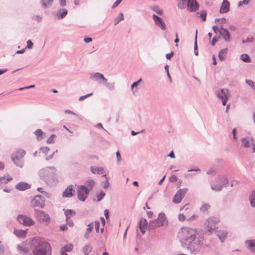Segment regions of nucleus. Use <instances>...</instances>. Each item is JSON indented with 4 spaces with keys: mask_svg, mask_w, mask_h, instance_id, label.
I'll return each mask as SVG.
<instances>
[{
    "mask_svg": "<svg viewBox=\"0 0 255 255\" xmlns=\"http://www.w3.org/2000/svg\"><path fill=\"white\" fill-rule=\"evenodd\" d=\"M50 244L39 238H32V253L30 255H50Z\"/></svg>",
    "mask_w": 255,
    "mask_h": 255,
    "instance_id": "nucleus-1",
    "label": "nucleus"
},
{
    "mask_svg": "<svg viewBox=\"0 0 255 255\" xmlns=\"http://www.w3.org/2000/svg\"><path fill=\"white\" fill-rule=\"evenodd\" d=\"M197 236V231L195 229L188 227L181 228L178 232V238L181 242L185 244L191 243Z\"/></svg>",
    "mask_w": 255,
    "mask_h": 255,
    "instance_id": "nucleus-2",
    "label": "nucleus"
},
{
    "mask_svg": "<svg viewBox=\"0 0 255 255\" xmlns=\"http://www.w3.org/2000/svg\"><path fill=\"white\" fill-rule=\"evenodd\" d=\"M168 224L164 213H160L158 215V218L149 222L148 228L149 230H153L160 226H166Z\"/></svg>",
    "mask_w": 255,
    "mask_h": 255,
    "instance_id": "nucleus-3",
    "label": "nucleus"
},
{
    "mask_svg": "<svg viewBox=\"0 0 255 255\" xmlns=\"http://www.w3.org/2000/svg\"><path fill=\"white\" fill-rule=\"evenodd\" d=\"M203 239L198 236H196L191 243H188L187 245L188 249L195 254H197L200 250L202 245Z\"/></svg>",
    "mask_w": 255,
    "mask_h": 255,
    "instance_id": "nucleus-4",
    "label": "nucleus"
},
{
    "mask_svg": "<svg viewBox=\"0 0 255 255\" xmlns=\"http://www.w3.org/2000/svg\"><path fill=\"white\" fill-rule=\"evenodd\" d=\"M212 29L215 33H219L226 42H229L231 41V35L229 30L227 28H223L222 25L220 26L214 25L212 27Z\"/></svg>",
    "mask_w": 255,
    "mask_h": 255,
    "instance_id": "nucleus-5",
    "label": "nucleus"
},
{
    "mask_svg": "<svg viewBox=\"0 0 255 255\" xmlns=\"http://www.w3.org/2000/svg\"><path fill=\"white\" fill-rule=\"evenodd\" d=\"M219 222L220 220L217 218L209 217L205 222V227L209 232L212 233L216 231L217 224Z\"/></svg>",
    "mask_w": 255,
    "mask_h": 255,
    "instance_id": "nucleus-6",
    "label": "nucleus"
},
{
    "mask_svg": "<svg viewBox=\"0 0 255 255\" xmlns=\"http://www.w3.org/2000/svg\"><path fill=\"white\" fill-rule=\"evenodd\" d=\"M217 96L221 100L222 105L226 106L227 102L230 97L231 94L229 90L227 89H220L216 91Z\"/></svg>",
    "mask_w": 255,
    "mask_h": 255,
    "instance_id": "nucleus-7",
    "label": "nucleus"
},
{
    "mask_svg": "<svg viewBox=\"0 0 255 255\" xmlns=\"http://www.w3.org/2000/svg\"><path fill=\"white\" fill-rule=\"evenodd\" d=\"M17 250L20 254H26L30 250L32 251V239L23 242L17 246Z\"/></svg>",
    "mask_w": 255,
    "mask_h": 255,
    "instance_id": "nucleus-8",
    "label": "nucleus"
},
{
    "mask_svg": "<svg viewBox=\"0 0 255 255\" xmlns=\"http://www.w3.org/2000/svg\"><path fill=\"white\" fill-rule=\"evenodd\" d=\"M56 172L53 167H48L40 170L39 174L44 180H47L49 177L52 176Z\"/></svg>",
    "mask_w": 255,
    "mask_h": 255,
    "instance_id": "nucleus-9",
    "label": "nucleus"
},
{
    "mask_svg": "<svg viewBox=\"0 0 255 255\" xmlns=\"http://www.w3.org/2000/svg\"><path fill=\"white\" fill-rule=\"evenodd\" d=\"M90 189L85 185H80L77 190L78 199L82 201H85L87 198Z\"/></svg>",
    "mask_w": 255,
    "mask_h": 255,
    "instance_id": "nucleus-10",
    "label": "nucleus"
},
{
    "mask_svg": "<svg viewBox=\"0 0 255 255\" xmlns=\"http://www.w3.org/2000/svg\"><path fill=\"white\" fill-rule=\"evenodd\" d=\"M34 215L37 220L40 222L48 223L50 221L49 216L42 211L35 209Z\"/></svg>",
    "mask_w": 255,
    "mask_h": 255,
    "instance_id": "nucleus-11",
    "label": "nucleus"
},
{
    "mask_svg": "<svg viewBox=\"0 0 255 255\" xmlns=\"http://www.w3.org/2000/svg\"><path fill=\"white\" fill-rule=\"evenodd\" d=\"M17 221L26 226H31L34 224V221L29 217L24 215H19L17 217Z\"/></svg>",
    "mask_w": 255,
    "mask_h": 255,
    "instance_id": "nucleus-12",
    "label": "nucleus"
},
{
    "mask_svg": "<svg viewBox=\"0 0 255 255\" xmlns=\"http://www.w3.org/2000/svg\"><path fill=\"white\" fill-rule=\"evenodd\" d=\"M30 205L33 207L43 208L45 205V200L44 197L41 195H36L31 201Z\"/></svg>",
    "mask_w": 255,
    "mask_h": 255,
    "instance_id": "nucleus-13",
    "label": "nucleus"
},
{
    "mask_svg": "<svg viewBox=\"0 0 255 255\" xmlns=\"http://www.w3.org/2000/svg\"><path fill=\"white\" fill-rule=\"evenodd\" d=\"M242 144L246 148H249L252 146V152H255V144L252 137L247 136L243 138L242 139Z\"/></svg>",
    "mask_w": 255,
    "mask_h": 255,
    "instance_id": "nucleus-14",
    "label": "nucleus"
},
{
    "mask_svg": "<svg viewBox=\"0 0 255 255\" xmlns=\"http://www.w3.org/2000/svg\"><path fill=\"white\" fill-rule=\"evenodd\" d=\"M183 2H186L187 9L191 12H194L199 9V5L196 0H181Z\"/></svg>",
    "mask_w": 255,
    "mask_h": 255,
    "instance_id": "nucleus-15",
    "label": "nucleus"
},
{
    "mask_svg": "<svg viewBox=\"0 0 255 255\" xmlns=\"http://www.w3.org/2000/svg\"><path fill=\"white\" fill-rule=\"evenodd\" d=\"M187 190L188 189L186 188L178 190L173 198V202L176 204L180 203Z\"/></svg>",
    "mask_w": 255,
    "mask_h": 255,
    "instance_id": "nucleus-16",
    "label": "nucleus"
},
{
    "mask_svg": "<svg viewBox=\"0 0 255 255\" xmlns=\"http://www.w3.org/2000/svg\"><path fill=\"white\" fill-rule=\"evenodd\" d=\"M152 17L155 24L162 30H165L166 29V25L163 18L155 14H152Z\"/></svg>",
    "mask_w": 255,
    "mask_h": 255,
    "instance_id": "nucleus-17",
    "label": "nucleus"
},
{
    "mask_svg": "<svg viewBox=\"0 0 255 255\" xmlns=\"http://www.w3.org/2000/svg\"><path fill=\"white\" fill-rule=\"evenodd\" d=\"M90 79L98 82L100 84H103L104 82H106L107 79L104 75L99 72L93 73L90 74Z\"/></svg>",
    "mask_w": 255,
    "mask_h": 255,
    "instance_id": "nucleus-18",
    "label": "nucleus"
},
{
    "mask_svg": "<svg viewBox=\"0 0 255 255\" xmlns=\"http://www.w3.org/2000/svg\"><path fill=\"white\" fill-rule=\"evenodd\" d=\"M245 246L251 253H255V239L246 241Z\"/></svg>",
    "mask_w": 255,
    "mask_h": 255,
    "instance_id": "nucleus-19",
    "label": "nucleus"
},
{
    "mask_svg": "<svg viewBox=\"0 0 255 255\" xmlns=\"http://www.w3.org/2000/svg\"><path fill=\"white\" fill-rule=\"evenodd\" d=\"M148 226V223L145 219L142 218L140 219L139 223V228L141 233L143 235Z\"/></svg>",
    "mask_w": 255,
    "mask_h": 255,
    "instance_id": "nucleus-20",
    "label": "nucleus"
},
{
    "mask_svg": "<svg viewBox=\"0 0 255 255\" xmlns=\"http://www.w3.org/2000/svg\"><path fill=\"white\" fill-rule=\"evenodd\" d=\"M230 9V2L227 0H223L220 7V13H227Z\"/></svg>",
    "mask_w": 255,
    "mask_h": 255,
    "instance_id": "nucleus-21",
    "label": "nucleus"
},
{
    "mask_svg": "<svg viewBox=\"0 0 255 255\" xmlns=\"http://www.w3.org/2000/svg\"><path fill=\"white\" fill-rule=\"evenodd\" d=\"M73 186L72 185H70L63 192L62 196L63 197H71L73 196Z\"/></svg>",
    "mask_w": 255,
    "mask_h": 255,
    "instance_id": "nucleus-22",
    "label": "nucleus"
},
{
    "mask_svg": "<svg viewBox=\"0 0 255 255\" xmlns=\"http://www.w3.org/2000/svg\"><path fill=\"white\" fill-rule=\"evenodd\" d=\"M228 178L225 175H222L219 176L217 178V182L221 185L223 188V186L228 183Z\"/></svg>",
    "mask_w": 255,
    "mask_h": 255,
    "instance_id": "nucleus-23",
    "label": "nucleus"
},
{
    "mask_svg": "<svg viewBox=\"0 0 255 255\" xmlns=\"http://www.w3.org/2000/svg\"><path fill=\"white\" fill-rule=\"evenodd\" d=\"M216 235L218 236L221 242L223 243L227 237L228 232L226 230H219L217 231Z\"/></svg>",
    "mask_w": 255,
    "mask_h": 255,
    "instance_id": "nucleus-24",
    "label": "nucleus"
},
{
    "mask_svg": "<svg viewBox=\"0 0 255 255\" xmlns=\"http://www.w3.org/2000/svg\"><path fill=\"white\" fill-rule=\"evenodd\" d=\"M11 159L14 162V163L18 167L21 168L23 165V162L22 160V158H19L13 154L11 155Z\"/></svg>",
    "mask_w": 255,
    "mask_h": 255,
    "instance_id": "nucleus-25",
    "label": "nucleus"
},
{
    "mask_svg": "<svg viewBox=\"0 0 255 255\" xmlns=\"http://www.w3.org/2000/svg\"><path fill=\"white\" fill-rule=\"evenodd\" d=\"M15 187L19 190L23 191L29 189L30 187V185L26 182H21L16 184Z\"/></svg>",
    "mask_w": 255,
    "mask_h": 255,
    "instance_id": "nucleus-26",
    "label": "nucleus"
},
{
    "mask_svg": "<svg viewBox=\"0 0 255 255\" xmlns=\"http://www.w3.org/2000/svg\"><path fill=\"white\" fill-rule=\"evenodd\" d=\"M27 230H22L15 229L14 230L13 233L17 237L24 238L27 233Z\"/></svg>",
    "mask_w": 255,
    "mask_h": 255,
    "instance_id": "nucleus-27",
    "label": "nucleus"
},
{
    "mask_svg": "<svg viewBox=\"0 0 255 255\" xmlns=\"http://www.w3.org/2000/svg\"><path fill=\"white\" fill-rule=\"evenodd\" d=\"M249 200L251 207L255 208V189L250 192Z\"/></svg>",
    "mask_w": 255,
    "mask_h": 255,
    "instance_id": "nucleus-28",
    "label": "nucleus"
},
{
    "mask_svg": "<svg viewBox=\"0 0 255 255\" xmlns=\"http://www.w3.org/2000/svg\"><path fill=\"white\" fill-rule=\"evenodd\" d=\"M91 171L94 174H102L104 172V169L102 167L92 166L91 167Z\"/></svg>",
    "mask_w": 255,
    "mask_h": 255,
    "instance_id": "nucleus-29",
    "label": "nucleus"
},
{
    "mask_svg": "<svg viewBox=\"0 0 255 255\" xmlns=\"http://www.w3.org/2000/svg\"><path fill=\"white\" fill-rule=\"evenodd\" d=\"M87 227H87L86 232L84 234V238L86 239H88L89 238V234L93 230L94 222H92V223L89 224L87 225Z\"/></svg>",
    "mask_w": 255,
    "mask_h": 255,
    "instance_id": "nucleus-30",
    "label": "nucleus"
},
{
    "mask_svg": "<svg viewBox=\"0 0 255 255\" xmlns=\"http://www.w3.org/2000/svg\"><path fill=\"white\" fill-rule=\"evenodd\" d=\"M53 0H41L40 4L44 8L49 7L52 5Z\"/></svg>",
    "mask_w": 255,
    "mask_h": 255,
    "instance_id": "nucleus-31",
    "label": "nucleus"
},
{
    "mask_svg": "<svg viewBox=\"0 0 255 255\" xmlns=\"http://www.w3.org/2000/svg\"><path fill=\"white\" fill-rule=\"evenodd\" d=\"M227 51H228L227 48H224V49L221 50L219 51V54H218V57H219V59L221 61L225 60V59L227 56Z\"/></svg>",
    "mask_w": 255,
    "mask_h": 255,
    "instance_id": "nucleus-32",
    "label": "nucleus"
},
{
    "mask_svg": "<svg viewBox=\"0 0 255 255\" xmlns=\"http://www.w3.org/2000/svg\"><path fill=\"white\" fill-rule=\"evenodd\" d=\"M67 14V10L65 8L61 9L57 13V16L59 18H64Z\"/></svg>",
    "mask_w": 255,
    "mask_h": 255,
    "instance_id": "nucleus-33",
    "label": "nucleus"
},
{
    "mask_svg": "<svg viewBox=\"0 0 255 255\" xmlns=\"http://www.w3.org/2000/svg\"><path fill=\"white\" fill-rule=\"evenodd\" d=\"M110 91H113L115 89V86L114 83L108 82V79H107L106 82H104L103 84Z\"/></svg>",
    "mask_w": 255,
    "mask_h": 255,
    "instance_id": "nucleus-34",
    "label": "nucleus"
},
{
    "mask_svg": "<svg viewBox=\"0 0 255 255\" xmlns=\"http://www.w3.org/2000/svg\"><path fill=\"white\" fill-rule=\"evenodd\" d=\"M150 8L159 15H162L163 14V10L160 8L157 5H153L152 6H151Z\"/></svg>",
    "mask_w": 255,
    "mask_h": 255,
    "instance_id": "nucleus-35",
    "label": "nucleus"
},
{
    "mask_svg": "<svg viewBox=\"0 0 255 255\" xmlns=\"http://www.w3.org/2000/svg\"><path fill=\"white\" fill-rule=\"evenodd\" d=\"M64 213L66 216V220H69V219H70L71 217H72L75 214V212L71 209H68L65 210Z\"/></svg>",
    "mask_w": 255,
    "mask_h": 255,
    "instance_id": "nucleus-36",
    "label": "nucleus"
},
{
    "mask_svg": "<svg viewBox=\"0 0 255 255\" xmlns=\"http://www.w3.org/2000/svg\"><path fill=\"white\" fill-rule=\"evenodd\" d=\"M211 188L212 190L216 192H219L222 189L221 185H220L219 183L216 184H211Z\"/></svg>",
    "mask_w": 255,
    "mask_h": 255,
    "instance_id": "nucleus-37",
    "label": "nucleus"
},
{
    "mask_svg": "<svg viewBox=\"0 0 255 255\" xmlns=\"http://www.w3.org/2000/svg\"><path fill=\"white\" fill-rule=\"evenodd\" d=\"M34 134L36 136L37 139L38 140H40L43 139L42 135L44 132L40 129H37L34 131Z\"/></svg>",
    "mask_w": 255,
    "mask_h": 255,
    "instance_id": "nucleus-38",
    "label": "nucleus"
},
{
    "mask_svg": "<svg viewBox=\"0 0 255 255\" xmlns=\"http://www.w3.org/2000/svg\"><path fill=\"white\" fill-rule=\"evenodd\" d=\"M12 154L22 159V158L25 154V152L24 150L19 149L17 150L16 152L13 153Z\"/></svg>",
    "mask_w": 255,
    "mask_h": 255,
    "instance_id": "nucleus-39",
    "label": "nucleus"
},
{
    "mask_svg": "<svg viewBox=\"0 0 255 255\" xmlns=\"http://www.w3.org/2000/svg\"><path fill=\"white\" fill-rule=\"evenodd\" d=\"M92 251V247L90 245H86L83 249V252L84 254L89 255Z\"/></svg>",
    "mask_w": 255,
    "mask_h": 255,
    "instance_id": "nucleus-40",
    "label": "nucleus"
},
{
    "mask_svg": "<svg viewBox=\"0 0 255 255\" xmlns=\"http://www.w3.org/2000/svg\"><path fill=\"white\" fill-rule=\"evenodd\" d=\"M142 81V79L140 78L137 81L134 82L131 85V90L132 91L133 94H135L136 92V90L134 89V88H136L137 86L139 85L140 82Z\"/></svg>",
    "mask_w": 255,
    "mask_h": 255,
    "instance_id": "nucleus-41",
    "label": "nucleus"
},
{
    "mask_svg": "<svg viewBox=\"0 0 255 255\" xmlns=\"http://www.w3.org/2000/svg\"><path fill=\"white\" fill-rule=\"evenodd\" d=\"M240 57L241 60L245 62H250L251 61L250 57L248 54H242Z\"/></svg>",
    "mask_w": 255,
    "mask_h": 255,
    "instance_id": "nucleus-42",
    "label": "nucleus"
},
{
    "mask_svg": "<svg viewBox=\"0 0 255 255\" xmlns=\"http://www.w3.org/2000/svg\"><path fill=\"white\" fill-rule=\"evenodd\" d=\"M95 184V182L93 180L89 179L87 180V181L86 183V185H87L86 187H87L89 189L91 190L93 186H94Z\"/></svg>",
    "mask_w": 255,
    "mask_h": 255,
    "instance_id": "nucleus-43",
    "label": "nucleus"
},
{
    "mask_svg": "<svg viewBox=\"0 0 255 255\" xmlns=\"http://www.w3.org/2000/svg\"><path fill=\"white\" fill-rule=\"evenodd\" d=\"M73 248V246L72 244H68L65 246L63 248L61 249L62 250H64L65 252H70Z\"/></svg>",
    "mask_w": 255,
    "mask_h": 255,
    "instance_id": "nucleus-44",
    "label": "nucleus"
},
{
    "mask_svg": "<svg viewBox=\"0 0 255 255\" xmlns=\"http://www.w3.org/2000/svg\"><path fill=\"white\" fill-rule=\"evenodd\" d=\"M210 207V206L207 204H204L202 205L200 208V210L202 212H205L207 211Z\"/></svg>",
    "mask_w": 255,
    "mask_h": 255,
    "instance_id": "nucleus-45",
    "label": "nucleus"
},
{
    "mask_svg": "<svg viewBox=\"0 0 255 255\" xmlns=\"http://www.w3.org/2000/svg\"><path fill=\"white\" fill-rule=\"evenodd\" d=\"M56 137L55 134H52L47 140V143H52L54 142L55 138Z\"/></svg>",
    "mask_w": 255,
    "mask_h": 255,
    "instance_id": "nucleus-46",
    "label": "nucleus"
},
{
    "mask_svg": "<svg viewBox=\"0 0 255 255\" xmlns=\"http://www.w3.org/2000/svg\"><path fill=\"white\" fill-rule=\"evenodd\" d=\"M246 82L248 85H249L253 89L255 90V82H253L251 80H246Z\"/></svg>",
    "mask_w": 255,
    "mask_h": 255,
    "instance_id": "nucleus-47",
    "label": "nucleus"
},
{
    "mask_svg": "<svg viewBox=\"0 0 255 255\" xmlns=\"http://www.w3.org/2000/svg\"><path fill=\"white\" fill-rule=\"evenodd\" d=\"M0 179H4V180H2V181H1V182L4 185L7 182L11 180L12 179V178L9 176H7V177L3 176V177L0 178Z\"/></svg>",
    "mask_w": 255,
    "mask_h": 255,
    "instance_id": "nucleus-48",
    "label": "nucleus"
},
{
    "mask_svg": "<svg viewBox=\"0 0 255 255\" xmlns=\"http://www.w3.org/2000/svg\"><path fill=\"white\" fill-rule=\"evenodd\" d=\"M207 13L205 10H202L200 12V16L203 21H205L206 19Z\"/></svg>",
    "mask_w": 255,
    "mask_h": 255,
    "instance_id": "nucleus-49",
    "label": "nucleus"
},
{
    "mask_svg": "<svg viewBox=\"0 0 255 255\" xmlns=\"http://www.w3.org/2000/svg\"><path fill=\"white\" fill-rule=\"evenodd\" d=\"M105 193H104L103 191H101L100 193L98 195H97V201L99 202L101 200H102L103 199V198L105 196Z\"/></svg>",
    "mask_w": 255,
    "mask_h": 255,
    "instance_id": "nucleus-50",
    "label": "nucleus"
},
{
    "mask_svg": "<svg viewBox=\"0 0 255 255\" xmlns=\"http://www.w3.org/2000/svg\"><path fill=\"white\" fill-rule=\"evenodd\" d=\"M94 226H95V230L97 233L99 232L100 222L96 221L94 222Z\"/></svg>",
    "mask_w": 255,
    "mask_h": 255,
    "instance_id": "nucleus-51",
    "label": "nucleus"
},
{
    "mask_svg": "<svg viewBox=\"0 0 255 255\" xmlns=\"http://www.w3.org/2000/svg\"><path fill=\"white\" fill-rule=\"evenodd\" d=\"M27 46L25 49H32L33 46V44L30 40H28L26 42Z\"/></svg>",
    "mask_w": 255,
    "mask_h": 255,
    "instance_id": "nucleus-52",
    "label": "nucleus"
},
{
    "mask_svg": "<svg viewBox=\"0 0 255 255\" xmlns=\"http://www.w3.org/2000/svg\"><path fill=\"white\" fill-rule=\"evenodd\" d=\"M124 19V14L123 13H120V18H116L114 20L115 21V25L117 24L120 21Z\"/></svg>",
    "mask_w": 255,
    "mask_h": 255,
    "instance_id": "nucleus-53",
    "label": "nucleus"
},
{
    "mask_svg": "<svg viewBox=\"0 0 255 255\" xmlns=\"http://www.w3.org/2000/svg\"><path fill=\"white\" fill-rule=\"evenodd\" d=\"M186 4V2H183V1L180 0V1L178 3L177 6L180 9H183L185 7V5Z\"/></svg>",
    "mask_w": 255,
    "mask_h": 255,
    "instance_id": "nucleus-54",
    "label": "nucleus"
},
{
    "mask_svg": "<svg viewBox=\"0 0 255 255\" xmlns=\"http://www.w3.org/2000/svg\"><path fill=\"white\" fill-rule=\"evenodd\" d=\"M254 40V38L253 37H248L246 39H243L242 42L243 43H245L247 42H252Z\"/></svg>",
    "mask_w": 255,
    "mask_h": 255,
    "instance_id": "nucleus-55",
    "label": "nucleus"
},
{
    "mask_svg": "<svg viewBox=\"0 0 255 255\" xmlns=\"http://www.w3.org/2000/svg\"><path fill=\"white\" fill-rule=\"evenodd\" d=\"M116 157H117V162L118 164H119L122 160V158H121L119 151H118L116 152Z\"/></svg>",
    "mask_w": 255,
    "mask_h": 255,
    "instance_id": "nucleus-56",
    "label": "nucleus"
},
{
    "mask_svg": "<svg viewBox=\"0 0 255 255\" xmlns=\"http://www.w3.org/2000/svg\"><path fill=\"white\" fill-rule=\"evenodd\" d=\"M216 173V170L214 168H210L207 171V174H211L214 175Z\"/></svg>",
    "mask_w": 255,
    "mask_h": 255,
    "instance_id": "nucleus-57",
    "label": "nucleus"
},
{
    "mask_svg": "<svg viewBox=\"0 0 255 255\" xmlns=\"http://www.w3.org/2000/svg\"><path fill=\"white\" fill-rule=\"evenodd\" d=\"M93 94L92 93H90V94H87V95H85L84 96H80L79 98V101H82L84 99L91 96Z\"/></svg>",
    "mask_w": 255,
    "mask_h": 255,
    "instance_id": "nucleus-58",
    "label": "nucleus"
},
{
    "mask_svg": "<svg viewBox=\"0 0 255 255\" xmlns=\"http://www.w3.org/2000/svg\"><path fill=\"white\" fill-rule=\"evenodd\" d=\"M104 176L106 178V181H105L104 182V188L105 189H107V188L109 186V182H108V179H107V175H106V174H105V175H104Z\"/></svg>",
    "mask_w": 255,
    "mask_h": 255,
    "instance_id": "nucleus-59",
    "label": "nucleus"
},
{
    "mask_svg": "<svg viewBox=\"0 0 255 255\" xmlns=\"http://www.w3.org/2000/svg\"><path fill=\"white\" fill-rule=\"evenodd\" d=\"M170 181L172 182H174L177 181L178 178L175 175H172L170 176Z\"/></svg>",
    "mask_w": 255,
    "mask_h": 255,
    "instance_id": "nucleus-60",
    "label": "nucleus"
},
{
    "mask_svg": "<svg viewBox=\"0 0 255 255\" xmlns=\"http://www.w3.org/2000/svg\"><path fill=\"white\" fill-rule=\"evenodd\" d=\"M40 149L41 151L44 153H47L50 150L49 148L46 146L42 147Z\"/></svg>",
    "mask_w": 255,
    "mask_h": 255,
    "instance_id": "nucleus-61",
    "label": "nucleus"
},
{
    "mask_svg": "<svg viewBox=\"0 0 255 255\" xmlns=\"http://www.w3.org/2000/svg\"><path fill=\"white\" fill-rule=\"evenodd\" d=\"M219 38H220V36L219 37H217V36H214L212 40V45L213 46H214L215 43L218 41Z\"/></svg>",
    "mask_w": 255,
    "mask_h": 255,
    "instance_id": "nucleus-62",
    "label": "nucleus"
},
{
    "mask_svg": "<svg viewBox=\"0 0 255 255\" xmlns=\"http://www.w3.org/2000/svg\"><path fill=\"white\" fill-rule=\"evenodd\" d=\"M178 219L180 221H183L186 219V218L183 214H180L178 215Z\"/></svg>",
    "mask_w": 255,
    "mask_h": 255,
    "instance_id": "nucleus-63",
    "label": "nucleus"
},
{
    "mask_svg": "<svg viewBox=\"0 0 255 255\" xmlns=\"http://www.w3.org/2000/svg\"><path fill=\"white\" fill-rule=\"evenodd\" d=\"M123 0H117L113 4L112 8H115L117 7Z\"/></svg>",
    "mask_w": 255,
    "mask_h": 255,
    "instance_id": "nucleus-64",
    "label": "nucleus"
}]
</instances>
